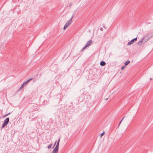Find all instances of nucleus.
<instances>
[{
    "label": "nucleus",
    "mask_w": 153,
    "mask_h": 153,
    "mask_svg": "<svg viewBox=\"0 0 153 153\" xmlns=\"http://www.w3.org/2000/svg\"><path fill=\"white\" fill-rule=\"evenodd\" d=\"M9 121V118L8 117L6 118L4 120L3 123L1 128V129L4 128L6 126H7L8 124Z\"/></svg>",
    "instance_id": "f257e3e1"
},
{
    "label": "nucleus",
    "mask_w": 153,
    "mask_h": 153,
    "mask_svg": "<svg viewBox=\"0 0 153 153\" xmlns=\"http://www.w3.org/2000/svg\"><path fill=\"white\" fill-rule=\"evenodd\" d=\"M74 17V15L73 14V15H72L70 19L66 22L65 24L67 25L68 26H69L72 23V20Z\"/></svg>",
    "instance_id": "f03ea898"
},
{
    "label": "nucleus",
    "mask_w": 153,
    "mask_h": 153,
    "mask_svg": "<svg viewBox=\"0 0 153 153\" xmlns=\"http://www.w3.org/2000/svg\"><path fill=\"white\" fill-rule=\"evenodd\" d=\"M137 40V37H136L134 39H133L131 40L130 42H128V45H130L132 44H133L134 41H136Z\"/></svg>",
    "instance_id": "7ed1b4c3"
},
{
    "label": "nucleus",
    "mask_w": 153,
    "mask_h": 153,
    "mask_svg": "<svg viewBox=\"0 0 153 153\" xmlns=\"http://www.w3.org/2000/svg\"><path fill=\"white\" fill-rule=\"evenodd\" d=\"M59 147H55L52 152V153H58V152Z\"/></svg>",
    "instance_id": "20e7f679"
},
{
    "label": "nucleus",
    "mask_w": 153,
    "mask_h": 153,
    "mask_svg": "<svg viewBox=\"0 0 153 153\" xmlns=\"http://www.w3.org/2000/svg\"><path fill=\"white\" fill-rule=\"evenodd\" d=\"M92 42L93 41L92 40H90L88 41L85 45L88 47L91 45L92 44Z\"/></svg>",
    "instance_id": "39448f33"
},
{
    "label": "nucleus",
    "mask_w": 153,
    "mask_h": 153,
    "mask_svg": "<svg viewBox=\"0 0 153 153\" xmlns=\"http://www.w3.org/2000/svg\"><path fill=\"white\" fill-rule=\"evenodd\" d=\"M33 79V78H31L29 79H28V80H27L26 81V82H25L23 83V84L24 85H27V83L30 81H31V80H32Z\"/></svg>",
    "instance_id": "423d86ee"
},
{
    "label": "nucleus",
    "mask_w": 153,
    "mask_h": 153,
    "mask_svg": "<svg viewBox=\"0 0 153 153\" xmlns=\"http://www.w3.org/2000/svg\"><path fill=\"white\" fill-rule=\"evenodd\" d=\"M143 39H141L140 40L139 42H138L137 44V45L139 46H141L143 45L142 42H143Z\"/></svg>",
    "instance_id": "0eeeda50"
},
{
    "label": "nucleus",
    "mask_w": 153,
    "mask_h": 153,
    "mask_svg": "<svg viewBox=\"0 0 153 153\" xmlns=\"http://www.w3.org/2000/svg\"><path fill=\"white\" fill-rule=\"evenodd\" d=\"M105 62L104 61H102L100 63V65L101 66H104L105 65Z\"/></svg>",
    "instance_id": "6e6552de"
},
{
    "label": "nucleus",
    "mask_w": 153,
    "mask_h": 153,
    "mask_svg": "<svg viewBox=\"0 0 153 153\" xmlns=\"http://www.w3.org/2000/svg\"><path fill=\"white\" fill-rule=\"evenodd\" d=\"M24 85L23 84L22 85H21V86L18 89V91H20V90H21V89H23L24 88Z\"/></svg>",
    "instance_id": "1a4fd4ad"
},
{
    "label": "nucleus",
    "mask_w": 153,
    "mask_h": 153,
    "mask_svg": "<svg viewBox=\"0 0 153 153\" xmlns=\"http://www.w3.org/2000/svg\"><path fill=\"white\" fill-rule=\"evenodd\" d=\"M130 63V61L129 60H127L125 62V65L126 66Z\"/></svg>",
    "instance_id": "9d476101"
},
{
    "label": "nucleus",
    "mask_w": 153,
    "mask_h": 153,
    "mask_svg": "<svg viewBox=\"0 0 153 153\" xmlns=\"http://www.w3.org/2000/svg\"><path fill=\"white\" fill-rule=\"evenodd\" d=\"M68 26L67 25H66V24H65L64 27V28H63V29L64 30H65L67 27H68Z\"/></svg>",
    "instance_id": "9b49d317"
},
{
    "label": "nucleus",
    "mask_w": 153,
    "mask_h": 153,
    "mask_svg": "<svg viewBox=\"0 0 153 153\" xmlns=\"http://www.w3.org/2000/svg\"><path fill=\"white\" fill-rule=\"evenodd\" d=\"M87 47L85 45V46L83 47V48H82V49L81 51H83Z\"/></svg>",
    "instance_id": "f8f14e48"
},
{
    "label": "nucleus",
    "mask_w": 153,
    "mask_h": 153,
    "mask_svg": "<svg viewBox=\"0 0 153 153\" xmlns=\"http://www.w3.org/2000/svg\"><path fill=\"white\" fill-rule=\"evenodd\" d=\"M102 26L105 29H107V27L105 26V25L104 24H103L102 25Z\"/></svg>",
    "instance_id": "ddd939ff"
},
{
    "label": "nucleus",
    "mask_w": 153,
    "mask_h": 153,
    "mask_svg": "<svg viewBox=\"0 0 153 153\" xmlns=\"http://www.w3.org/2000/svg\"><path fill=\"white\" fill-rule=\"evenodd\" d=\"M52 145V144H50V145H48V147L49 149H50L51 148V146Z\"/></svg>",
    "instance_id": "4468645a"
},
{
    "label": "nucleus",
    "mask_w": 153,
    "mask_h": 153,
    "mask_svg": "<svg viewBox=\"0 0 153 153\" xmlns=\"http://www.w3.org/2000/svg\"><path fill=\"white\" fill-rule=\"evenodd\" d=\"M104 134V132H103L100 135V137H102L103 135Z\"/></svg>",
    "instance_id": "2eb2a0df"
},
{
    "label": "nucleus",
    "mask_w": 153,
    "mask_h": 153,
    "mask_svg": "<svg viewBox=\"0 0 153 153\" xmlns=\"http://www.w3.org/2000/svg\"><path fill=\"white\" fill-rule=\"evenodd\" d=\"M59 142H57V144H56V146L59 147Z\"/></svg>",
    "instance_id": "dca6fc26"
},
{
    "label": "nucleus",
    "mask_w": 153,
    "mask_h": 153,
    "mask_svg": "<svg viewBox=\"0 0 153 153\" xmlns=\"http://www.w3.org/2000/svg\"><path fill=\"white\" fill-rule=\"evenodd\" d=\"M125 117H124L120 121V123H119V126L120 125V124L121 122H122V121L123 120V119H124V118Z\"/></svg>",
    "instance_id": "f3484780"
},
{
    "label": "nucleus",
    "mask_w": 153,
    "mask_h": 153,
    "mask_svg": "<svg viewBox=\"0 0 153 153\" xmlns=\"http://www.w3.org/2000/svg\"><path fill=\"white\" fill-rule=\"evenodd\" d=\"M126 66L125 65V66H122V68H121V69L122 70H123L124 69V68H125V67Z\"/></svg>",
    "instance_id": "a211bd4d"
},
{
    "label": "nucleus",
    "mask_w": 153,
    "mask_h": 153,
    "mask_svg": "<svg viewBox=\"0 0 153 153\" xmlns=\"http://www.w3.org/2000/svg\"><path fill=\"white\" fill-rule=\"evenodd\" d=\"M72 3H70L69 4V7H70L72 5Z\"/></svg>",
    "instance_id": "6ab92c4d"
},
{
    "label": "nucleus",
    "mask_w": 153,
    "mask_h": 153,
    "mask_svg": "<svg viewBox=\"0 0 153 153\" xmlns=\"http://www.w3.org/2000/svg\"><path fill=\"white\" fill-rule=\"evenodd\" d=\"M100 30L101 31H103V29L102 27H100Z\"/></svg>",
    "instance_id": "aec40b11"
},
{
    "label": "nucleus",
    "mask_w": 153,
    "mask_h": 153,
    "mask_svg": "<svg viewBox=\"0 0 153 153\" xmlns=\"http://www.w3.org/2000/svg\"><path fill=\"white\" fill-rule=\"evenodd\" d=\"M10 114V113H8V114H6V115H4V117H6V116H8V115L9 114Z\"/></svg>",
    "instance_id": "412c9836"
},
{
    "label": "nucleus",
    "mask_w": 153,
    "mask_h": 153,
    "mask_svg": "<svg viewBox=\"0 0 153 153\" xmlns=\"http://www.w3.org/2000/svg\"><path fill=\"white\" fill-rule=\"evenodd\" d=\"M56 141L55 142V143H54V146H53V148H54V147L55 146V145L56 144Z\"/></svg>",
    "instance_id": "4be33fe9"
},
{
    "label": "nucleus",
    "mask_w": 153,
    "mask_h": 153,
    "mask_svg": "<svg viewBox=\"0 0 153 153\" xmlns=\"http://www.w3.org/2000/svg\"><path fill=\"white\" fill-rule=\"evenodd\" d=\"M60 141V138H59V140H58V142H59Z\"/></svg>",
    "instance_id": "5701e85b"
},
{
    "label": "nucleus",
    "mask_w": 153,
    "mask_h": 153,
    "mask_svg": "<svg viewBox=\"0 0 153 153\" xmlns=\"http://www.w3.org/2000/svg\"><path fill=\"white\" fill-rule=\"evenodd\" d=\"M108 99V98L105 99V100H107Z\"/></svg>",
    "instance_id": "b1692460"
},
{
    "label": "nucleus",
    "mask_w": 153,
    "mask_h": 153,
    "mask_svg": "<svg viewBox=\"0 0 153 153\" xmlns=\"http://www.w3.org/2000/svg\"><path fill=\"white\" fill-rule=\"evenodd\" d=\"M152 78H150V80H152Z\"/></svg>",
    "instance_id": "393cba45"
}]
</instances>
